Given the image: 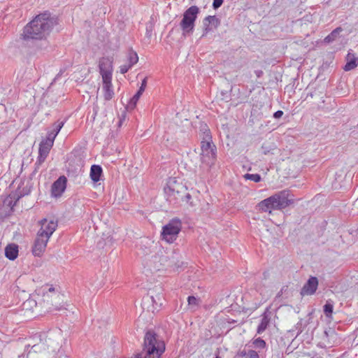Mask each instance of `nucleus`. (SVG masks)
Listing matches in <instances>:
<instances>
[{"instance_id": "obj_50", "label": "nucleus", "mask_w": 358, "mask_h": 358, "mask_svg": "<svg viewBox=\"0 0 358 358\" xmlns=\"http://www.w3.org/2000/svg\"><path fill=\"white\" fill-rule=\"evenodd\" d=\"M282 294V289L280 290V292L278 294V296H280Z\"/></svg>"}, {"instance_id": "obj_42", "label": "nucleus", "mask_w": 358, "mask_h": 358, "mask_svg": "<svg viewBox=\"0 0 358 358\" xmlns=\"http://www.w3.org/2000/svg\"><path fill=\"white\" fill-rule=\"evenodd\" d=\"M30 192V189H27V187H24L22 190V192H20V197H22V196H24L25 195H27L29 194Z\"/></svg>"}, {"instance_id": "obj_11", "label": "nucleus", "mask_w": 358, "mask_h": 358, "mask_svg": "<svg viewBox=\"0 0 358 358\" xmlns=\"http://www.w3.org/2000/svg\"><path fill=\"white\" fill-rule=\"evenodd\" d=\"M221 22L216 15H208L203 20V33L202 36L206 35L208 32L217 29Z\"/></svg>"}, {"instance_id": "obj_28", "label": "nucleus", "mask_w": 358, "mask_h": 358, "mask_svg": "<svg viewBox=\"0 0 358 358\" xmlns=\"http://www.w3.org/2000/svg\"><path fill=\"white\" fill-rule=\"evenodd\" d=\"M244 178L246 180H252L255 182H259L262 180V177L258 173H255V174L246 173L244 175Z\"/></svg>"}, {"instance_id": "obj_53", "label": "nucleus", "mask_w": 358, "mask_h": 358, "mask_svg": "<svg viewBox=\"0 0 358 358\" xmlns=\"http://www.w3.org/2000/svg\"><path fill=\"white\" fill-rule=\"evenodd\" d=\"M357 232H358V228H357Z\"/></svg>"}, {"instance_id": "obj_51", "label": "nucleus", "mask_w": 358, "mask_h": 358, "mask_svg": "<svg viewBox=\"0 0 358 358\" xmlns=\"http://www.w3.org/2000/svg\"><path fill=\"white\" fill-rule=\"evenodd\" d=\"M215 358H220V357L218 355H217Z\"/></svg>"}, {"instance_id": "obj_39", "label": "nucleus", "mask_w": 358, "mask_h": 358, "mask_svg": "<svg viewBox=\"0 0 358 358\" xmlns=\"http://www.w3.org/2000/svg\"><path fill=\"white\" fill-rule=\"evenodd\" d=\"M284 113L281 110H278L273 113V117L275 119H279L283 115Z\"/></svg>"}, {"instance_id": "obj_40", "label": "nucleus", "mask_w": 358, "mask_h": 358, "mask_svg": "<svg viewBox=\"0 0 358 358\" xmlns=\"http://www.w3.org/2000/svg\"><path fill=\"white\" fill-rule=\"evenodd\" d=\"M57 135L55 133H53L52 131L48 132L47 138L51 139L54 142L56 136Z\"/></svg>"}, {"instance_id": "obj_2", "label": "nucleus", "mask_w": 358, "mask_h": 358, "mask_svg": "<svg viewBox=\"0 0 358 358\" xmlns=\"http://www.w3.org/2000/svg\"><path fill=\"white\" fill-rule=\"evenodd\" d=\"M166 350V343L163 338L153 329L145 331L142 350L134 358H161Z\"/></svg>"}, {"instance_id": "obj_10", "label": "nucleus", "mask_w": 358, "mask_h": 358, "mask_svg": "<svg viewBox=\"0 0 358 358\" xmlns=\"http://www.w3.org/2000/svg\"><path fill=\"white\" fill-rule=\"evenodd\" d=\"M99 68L102 80L112 79V61L108 57L100 59Z\"/></svg>"}, {"instance_id": "obj_1", "label": "nucleus", "mask_w": 358, "mask_h": 358, "mask_svg": "<svg viewBox=\"0 0 358 358\" xmlns=\"http://www.w3.org/2000/svg\"><path fill=\"white\" fill-rule=\"evenodd\" d=\"M57 24V17H51L50 13L46 11L41 13L24 27L21 38L25 41L41 40L45 38Z\"/></svg>"}, {"instance_id": "obj_22", "label": "nucleus", "mask_w": 358, "mask_h": 358, "mask_svg": "<svg viewBox=\"0 0 358 358\" xmlns=\"http://www.w3.org/2000/svg\"><path fill=\"white\" fill-rule=\"evenodd\" d=\"M343 31V28L338 27L334 29L327 36L324 38V42L331 43L341 37V33Z\"/></svg>"}, {"instance_id": "obj_36", "label": "nucleus", "mask_w": 358, "mask_h": 358, "mask_svg": "<svg viewBox=\"0 0 358 358\" xmlns=\"http://www.w3.org/2000/svg\"><path fill=\"white\" fill-rule=\"evenodd\" d=\"M147 80H148V78L147 77H145L141 82V85L139 87V90L140 91H142V92H144L145 88H146V86H147Z\"/></svg>"}, {"instance_id": "obj_30", "label": "nucleus", "mask_w": 358, "mask_h": 358, "mask_svg": "<svg viewBox=\"0 0 358 358\" xmlns=\"http://www.w3.org/2000/svg\"><path fill=\"white\" fill-rule=\"evenodd\" d=\"M64 123H65V120H64V121H59V120L57 121L56 122H55L52 124L53 129L52 130V131L53 133H55L57 135L59 134V132L60 131L61 129L63 127Z\"/></svg>"}, {"instance_id": "obj_19", "label": "nucleus", "mask_w": 358, "mask_h": 358, "mask_svg": "<svg viewBox=\"0 0 358 358\" xmlns=\"http://www.w3.org/2000/svg\"><path fill=\"white\" fill-rule=\"evenodd\" d=\"M103 96L106 101L110 100L113 96V91L112 89L111 79L103 80Z\"/></svg>"}, {"instance_id": "obj_16", "label": "nucleus", "mask_w": 358, "mask_h": 358, "mask_svg": "<svg viewBox=\"0 0 358 358\" xmlns=\"http://www.w3.org/2000/svg\"><path fill=\"white\" fill-rule=\"evenodd\" d=\"M345 59L346 64L343 67L344 71H351L358 66V57H356L353 53L349 52Z\"/></svg>"}, {"instance_id": "obj_29", "label": "nucleus", "mask_w": 358, "mask_h": 358, "mask_svg": "<svg viewBox=\"0 0 358 358\" xmlns=\"http://www.w3.org/2000/svg\"><path fill=\"white\" fill-rule=\"evenodd\" d=\"M253 345L255 348H259V349H264L266 346V343L264 340H263L262 338L259 337L253 341Z\"/></svg>"}, {"instance_id": "obj_44", "label": "nucleus", "mask_w": 358, "mask_h": 358, "mask_svg": "<svg viewBox=\"0 0 358 358\" xmlns=\"http://www.w3.org/2000/svg\"><path fill=\"white\" fill-rule=\"evenodd\" d=\"M144 300H148L149 301L150 300L152 302L153 304L157 305L158 303L156 301V299L153 296H148L146 299H144Z\"/></svg>"}, {"instance_id": "obj_25", "label": "nucleus", "mask_w": 358, "mask_h": 358, "mask_svg": "<svg viewBox=\"0 0 358 358\" xmlns=\"http://www.w3.org/2000/svg\"><path fill=\"white\" fill-rule=\"evenodd\" d=\"M143 92L138 90L136 93L130 99L128 103V107L130 108H134L136 107L138 101L139 100L141 96L143 94Z\"/></svg>"}, {"instance_id": "obj_52", "label": "nucleus", "mask_w": 358, "mask_h": 358, "mask_svg": "<svg viewBox=\"0 0 358 358\" xmlns=\"http://www.w3.org/2000/svg\"><path fill=\"white\" fill-rule=\"evenodd\" d=\"M191 1H194V0H190Z\"/></svg>"}, {"instance_id": "obj_35", "label": "nucleus", "mask_w": 358, "mask_h": 358, "mask_svg": "<svg viewBox=\"0 0 358 358\" xmlns=\"http://www.w3.org/2000/svg\"><path fill=\"white\" fill-rule=\"evenodd\" d=\"M248 358H259V356L255 350H250L248 351Z\"/></svg>"}, {"instance_id": "obj_4", "label": "nucleus", "mask_w": 358, "mask_h": 358, "mask_svg": "<svg viewBox=\"0 0 358 358\" xmlns=\"http://www.w3.org/2000/svg\"><path fill=\"white\" fill-rule=\"evenodd\" d=\"M199 13L200 9L196 6H192L184 12L182 19L180 22L183 36L193 34L195 22Z\"/></svg>"}, {"instance_id": "obj_6", "label": "nucleus", "mask_w": 358, "mask_h": 358, "mask_svg": "<svg viewBox=\"0 0 358 358\" xmlns=\"http://www.w3.org/2000/svg\"><path fill=\"white\" fill-rule=\"evenodd\" d=\"M200 154L201 161L209 167H211L215 164L217 159V148L215 144L211 141H201V142Z\"/></svg>"}, {"instance_id": "obj_33", "label": "nucleus", "mask_w": 358, "mask_h": 358, "mask_svg": "<svg viewBox=\"0 0 358 358\" xmlns=\"http://www.w3.org/2000/svg\"><path fill=\"white\" fill-rule=\"evenodd\" d=\"M131 68V66L129 65V64H124V65H122L120 67V72L122 73V74H124L126 73Z\"/></svg>"}, {"instance_id": "obj_38", "label": "nucleus", "mask_w": 358, "mask_h": 358, "mask_svg": "<svg viewBox=\"0 0 358 358\" xmlns=\"http://www.w3.org/2000/svg\"><path fill=\"white\" fill-rule=\"evenodd\" d=\"M248 352H247L245 350H239L237 354H236V357H248Z\"/></svg>"}, {"instance_id": "obj_43", "label": "nucleus", "mask_w": 358, "mask_h": 358, "mask_svg": "<svg viewBox=\"0 0 358 358\" xmlns=\"http://www.w3.org/2000/svg\"><path fill=\"white\" fill-rule=\"evenodd\" d=\"M27 304L29 305L30 306H31L33 304L35 305V306L37 308L38 307V303L37 302L34 300V299H28L26 303Z\"/></svg>"}, {"instance_id": "obj_15", "label": "nucleus", "mask_w": 358, "mask_h": 358, "mask_svg": "<svg viewBox=\"0 0 358 358\" xmlns=\"http://www.w3.org/2000/svg\"><path fill=\"white\" fill-rule=\"evenodd\" d=\"M270 313H271L268 311V309L266 308V310L262 314V318L257 329V334H262L268 327L271 320Z\"/></svg>"}, {"instance_id": "obj_23", "label": "nucleus", "mask_w": 358, "mask_h": 358, "mask_svg": "<svg viewBox=\"0 0 358 358\" xmlns=\"http://www.w3.org/2000/svg\"><path fill=\"white\" fill-rule=\"evenodd\" d=\"M138 56L136 51L132 48H129L127 53V62L131 67L138 62Z\"/></svg>"}, {"instance_id": "obj_17", "label": "nucleus", "mask_w": 358, "mask_h": 358, "mask_svg": "<svg viewBox=\"0 0 358 358\" xmlns=\"http://www.w3.org/2000/svg\"><path fill=\"white\" fill-rule=\"evenodd\" d=\"M18 245L15 243L8 244L5 248V256L10 260H15L18 256Z\"/></svg>"}, {"instance_id": "obj_31", "label": "nucleus", "mask_w": 358, "mask_h": 358, "mask_svg": "<svg viewBox=\"0 0 358 358\" xmlns=\"http://www.w3.org/2000/svg\"><path fill=\"white\" fill-rule=\"evenodd\" d=\"M199 299L194 296H189L187 297L188 305L190 306H196L198 305Z\"/></svg>"}, {"instance_id": "obj_8", "label": "nucleus", "mask_w": 358, "mask_h": 358, "mask_svg": "<svg viewBox=\"0 0 358 358\" xmlns=\"http://www.w3.org/2000/svg\"><path fill=\"white\" fill-rule=\"evenodd\" d=\"M40 224H41V228L39 229L37 234L39 236L45 237L49 239L50 236L57 229V222L50 220L49 222H48L47 219L44 218L40 221Z\"/></svg>"}, {"instance_id": "obj_47", "label": "nucleus", "mask_w": 358, "mask_h": 358, "mask_svg": "<svg viewBox=\"0 0 358 358\" xmlns=\"http://www.w3.org/2000/svg\"><path fill=\"white\" fill-rule=\"evenodd\" d=\"M146 35H147L148 37H150V36H151V29H150V30H149L148 27L146 28Z\"/></svg>"}, {"instance_id": "obj_37", "label": "nucleus", "mask_w": 358, "mask_h": 358, "mask_svg": "<svg viewBox=\"0 0 358 358\" xmlns=\"http://www.w3.org/2000/svg\"><path fill=\"white\" fill-rule=\"evenodd\" d=\"M191 199H192L191 194L188 192H185L183 201H185L186 203H189L190 204H192V202L190 201Z\"/></svg>"}, {"instance_id": "obj_41", "label": "nucleus", "mask_w": 358, "mask_h": 358, "mask_svg": "<svg viewBox=\"0 0 358 358\" xmlns=\"http://www.w3.org/2000/svg\"><path fill=\"white\" fill-rule=\"evenodd\" d=\"M125 117H126V113L123 112V113L122 114V116L120 117V120H119L118 123H117V127H120L122 126V122H123V121L125 119Z\"/></svg>"}, {"instance_id": "obj_32", "label": "nucleus", "mask_w": 358, "mask_h": 358, "mask_svg": "<svg viewBox=\"0 0 358 358\" xmlns=\"http://www.w3.org/2000/svg\"><path fill=\"white\" fill-rule=\"evenodd\" d=\"M224 0H213V8L215 10L218 9L222 5Z\"/></svg>"}, {"instance_id": "obj_34", "label": "nucleus", "mask_w": 358, "mask_h": 358, "mask_svg": "<svg viewBox=\"0 0 358 358\" xmlns=\"http://www.w3.org/2000/svg\"><path fill=\"white\" fill-rule=\"evenodd\" d=\"M53 143L54 142L52 141H51V139H49L48 138L46 137L45 139L43 140L40 144H43V145H46L49 148H52V145H53Z\"/></svg>"}, {"instance_id": "obj_27", "label": "nucleus", "mask_w": 358, "mask_h": 358, "mask_svg": "<svg viewBox=\"0 0 358 358\" xmlns=\"http://www.w3.org/2000/svg\"><path fill=\"white\" fill-rule=\"evenodd\" d=\"M275 149V146L273 143L267 144V143H264L262 145V153L265 155H268L269 153H271V151Z\"/></svg>"}, {"instance_id": "obj_7", "label": "nucleus", "mask_w": 358, "mask_h": 358, "mask_svg": "<svg viewBox=\"0 0 358 358\" xmlns=\"http://www.w3.org/2000/svg\"><path fill=\"white\" fill-rule=\"evenodd\" d=\"M187 192V188L182 184H178L174 186L168 185L164 188V192L166 194V200L173 205L184 201V193Z\"/></svg>"}, {"instance_id": "obj_9", "label": "nucleus", "mask_w": 358, "mask_h": 358, "mask_svg": "<svg viewBox=\"0 0 358 358\" xmlns=\"http://www.w3.org/2000/svg\"><path fill=\"white\" fill-rule=\"evenodd\" d=\"M67 178L65 176H59L51 186V196L52 197H60L66 188Z\"/></svg>"}, {"instance_id": "obj_20", "label": "nucleus", "mask_w": 358, "mask_h": 358, "mask_svg": "<svg viewBox=\"0 0 358 358\" xmlns=\"http://www.w3.org/2000/svg\"><path fill=\"white\" fill-rule=\"evenodd\" d=\"M200 136H202L201 141H211L212 136L210 134V131L208 127V125L205 123H201L199 127Z\"/></svg>"}, {"instance_id": "obj_5", "label": "nucleus", "mask_w": 358, "mask_h": 358, "mask_svg": "<svg viewBox=\"0 0 358 358\" xmlns=\"http://www.w3.org/2000/svg\"><path fill=\"white\" fill-rule=\"evenodd\" d=\"M182 223L180 219L173 218L167 224L162 227L161 236L162 240L167 243H172L178 237V234L181 231Z\"/></svg>"}, {"instance_id": "obj_46", "label": "nucleus", "mask_w": 358, "mask_h": 358, "mask_svg": "<svg viewBox=\"0 0 358 358\" xmlns=\"http://www.w3.org/2000/svg\"><path fill=\"white\" fill-rule=\"evenodd\" d=\"M38 349V345H34L31 347V350L34 352H37V350Z\"/></svg>"}, {"instance_id": "obj_12", "label": "nucleus", "mask_w": 358, "mask_h": 358, "mask_svg": "<svg viewBox=\"0 0 358 358\" xmlns=\"http://www.w3.org/2000/svg\"><path fill=\"white\" fill-rule=\"evenodd\" d=\"M318 279L317 277L310 276L301 289V296L313 295L315 293L318 287Z\"/></svg>"}, {"instance_id": "obj_3", "label": "nucleus", "mask_w": 358, "mask_h": 358, "mask_svg": "<svg viewBox=\"0 0 358 358\" xmlns=\"http://www.w3.org/2000/svg\"><path fill=\"white\" fill-rule=\"evenodd\" d=\"M294 195L283 189L260 201L257 206L262 212L271 213L272 210H282L294 203Z\"/></svg>"}, {"instance_id": "obj_21", "label": "nucleus", "mask_w": 358, "mask_h": 358, "mask_svg": "<svg viewBox=\"0 0 358 358\" xmlns=\"http://www.w3.org/2000/svg\"><path fill=\"white\" fill-rule=\"evenodd\" d=\"M153 258H154V262L156 263L157 261H158L159 262V265H155V267L157 270H160V269H162L163 268V266H170L169 264V261L168 259V257L166 255H155V256H153Z\"/></svg>"}, {"instance_id": "obj_26", "label": "nucleus", "mask_w": 358, "mask_h": 358, "mask_svg": "<svg viewBox=\"0 0 358 358\" xmlns=\"http://www.w3.org/2000/svg\"><path fill=\"white\" fill-rule=\"evenodd\" d=\"M13 211V208H5L4 206L0 207V221H3L5 218L9 217Z\"/></svg>"}, {"instance_id": "obj_18", "label": "nucleus", "mask_w": 358, "mask_h": 358, "mask_svg": "<svg viewBox=\"0 0 358 358\" xmlns=\"http://www.w3.org/2000/svg\"><path fill=\"white\" fill-rule=\"evenodd\" d=\"M103 175V169L100 165L93 164L90 168V178L94 182L100 180Z\"/></svg>"}, {"instance_id": "obj_48", "label": "nucleus", "mask_w": 358, "mask_h": 358, "mask_svg": "<svg viewBox=\"0 0 358 358\" xmlns=\"http://www.w3.org/2000/svg\"><path fill=\"white\" fill-rule=\"evenodd\" d=\"M48 290H49V292H54V291H55V288H54V287H50V288H49V289H48Z\"/></svg>"}, {"instance_id": "obj_49", "label": "nucleus", "mask_w": 358, "mask_h": 358, "mask_svg": "<svg viewBox=\"0 0 358 358\" xmlns=\"http://www.w3.org/2000/svg\"><path fill=\"white\" fill-rule=\"evenodd\" d=\"M310 96V97H313V94L312 92L308 93V94H307V97H308V96Z\"/></svg>"}, {"instance_id": "obj_13", "label": "nucleus", "mask_w": 358, "mask_h": 358, "mask_svg": "<svg viewBox=\"0 0 358 358\" xmlns=\"http://www.w3.org/2000/svg\"><path fill=\"white\" fill-rule=\"evenodd\" d=\"M48 241V238L39 236L37 234V236L32 247L33 255L36 257H41L45 250Z\"/></svg>"}, {"instance_id": "obj_24", "label": "nucleus", "mask_w": 358, "mask_h": 358, "mask_svg": "<svg viewBox=\"0 0 358 358\" xmlns=\"http://www.w3.org/2000/svg\"><path fill=\"white\" fill-rule=\"evenodd\" d=\"M334 310V302L331 300H328L323 306V312L325 316L328 318H331Z\"/></svg>"}, {"instance_id": "obj_14", "label": "nucleus", "mask_w": 358, "mask_h": 358, "mask_svg": "<svg viewBox=\"0 0 358 358\" xmlns=\"http://www.w3.org/2000/svg\"><path fill=\"white\" fill-rule=\"evenodd\" d=\"M51 148H49L46 145H43V144H39L38 148V156L35 164L36 168L35 171H37V169L45 162L46 157H48Z\"/></svg>"}, {"instance_id": "obj_45", "label": "nucleus", "mask_w": 358, "mask_h": 358, "mask_svg": "<svg viewBox=\"0 0 358 358\" xmlns=\"http://www.w3.org/2000/svg\"><path fill=\"white\" fill-rule=\"evenodd\" d=\"M255 73L258 78H260L263 75V71L262 70H257Z\"/></svg>"}]
</instances>
